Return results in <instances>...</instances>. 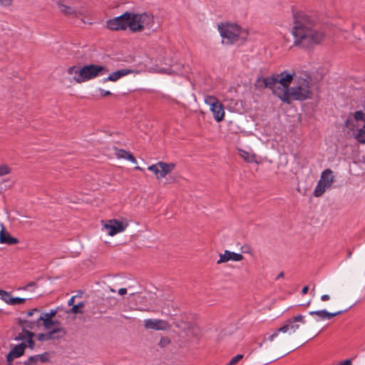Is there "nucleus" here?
Instances as JSON below:
<instances>
[{"label": "nucleus", "instance_id": "obj_1", "mask_svg": "<svg viewBox=\"0 0 365 365\" xmlns=\"http://www.w3.org/2000/svg\"><path fill=\"white\" fill-rule=\"evenodd\" d=\"M293 46L309 48L320 43L324 39L323 32L316 29L315 20L304 11L293 12Z\"/></svg>", "mask_w": 365, "mask_h": 365}, {"label": "nucleus", "instance_id": "obj_2", "mask_svg": "<svg viewBox=\"0 0 365 365\" xmlns=\"http://www.w3.org/2000/svg\"><path fill=\"white\" fill-rule=\"evenodd\" d=\"M154 23L153 16L144 12L135 14L125 11L119 16L106 21V28L110 31H125L127 28L132 32H140L144 29H150Z\"/></svg>", "mask_w": 365, "mask_h": 365}, {"label": "nucleus", "instance_id": "obj_3", "mask_svg": "<svg viewBox=\"0 0 365 365\" xmlns=\"http://www.w3.org/2000/svg\"><path fill=\"white\" fill-rule=\"evenodd\" d=\"M312 86L310 77H295L294 85L289 89L281 93L279 99L287 104L291 103V100L303 101L312 98L311 91Z\"/></svg>", "mask_w": 365, "mask_h": 365}, {"label": "nucleus", "instance_id": "obj_4", "mask_svg": "<svg viewBox=\"0 0 365 365\" xmlns=\"http://www.w3.org/2000/svg\"><path fill=\"white\" fill-rule=\"evenodd\" d=\"M305 324L306 320L304 319V317L302 314H298L294 317L287 319L284 326L277 329L274 334H272L268 337L267 339L269 341H274V340L276 339V341L274 342L270 349H275L276 348L284 345L287 341V337L279 336V333L284 334L288 331H291L292 332L294 333L299 329L301 324Z\"/></svg>", "mask_w": 365, "mask_h": 365}, {"label": "nucleus", "instance_id": "obj_5", "mask_svg": "<svg viewBox=\"0 0 365 365\" xmlns=\"http://www.w3.org/2000/svg\"><path fill=\"white\" fill-rule=\"evenodd\" d=\"M218 31L222 38V43L233 44L240 39L242 28L236 24L229 22L218 24Z\"/></svg>", "mask_w": 365, "mask_h": 365}, {"label": "nucleus", "instance_id": "obj_6", "mask_svg": "<svg viewBox=\"0 0 365 365\" xmlns=\"http://www.w3.org/2000/svg\"><path fill=\"white\" fill-rule=\"evenodd\" d=\"M107 72H108V70L106 66L96 64H87L81 67L78 79V81H81L82 83Z\"/></svg>", "mask_w": 365, "mask_h": 365}, {"label": "nucleus", "instance_id": "obj_7", "mask_svg": "<svg viewBox=\"0 0 365 365\" xmlns=\"http://www.w3.org/2000/svg\"><path fill=\"white\" fill-rule=\"evenodd\" d=\"M333 172L330 169H326L322 173L320 180L314 190V195L315 197L322 196L326 190L330 187L334 182Z\"/></svg>", "mask_w": 365, "mask_h": 365}, {"label": "nucleus", "instance_id": "obj_8", "mask_svg": "<svg viewBox=\"0 0 365 365\" xmlns=\"http://www.w3.org/2000/svg\"><path fill=\"white\" fill-rule=\"evenodd\" d=\"M205 103L209 106L210 110L217 122H221L224 120V106L217 98L212 96H207L205 98Z\"/></svg>", "mask_w": 365, "mask_h": 365}, {"label": "nucleus", "instance_id": "obj_9", "mask_svg": "<svg viewBox=\"0 0 365 365\" xmlns=\"http://www.w3.org/2000/svg\"><path fill=\"white\" fill-rule=\"evenodd\" d=\"M176 167L175 163H165L159 161L155 164L148 166V170L153 172L158 180L165 178L170 174Z\"/></svg>", "mask_w": 365, "mask_h": 365}, {"label": "nucleus", "instance_id": "obj_10", "mask_svg": "<svg viewBox=\"0 0 365 365\" xmlns=\"http://www.w3.org/2000/svg\"><path fill=\"white\" fill-rule=\"evenodd\" d=\"M128 226V222L125 221H120L116 219H112L108 221L104 225V228L108 230V233L110 236H113L120 232L124 231Z\"/></svg>", "mask_w": 365, "mask_h": 365}, {"label": "nucleus", "instance_id": "obj_11", "mask_svg": "<svg viewBox=\"0 0 365 365\" xmlns=\"http://www.w3.org/2000/svg\"><path fill=\"white\" fill-rule=\"evenodd\" d=\"M144 327L146 329L156 331H167L170 329V325L166 320L158 319H145Z\"/></svg>", "mask_w": 365, "mask_h": 365}, {"label": "nucleus", "instance_id": "obj_12", "mask_svg": "<svg viewBox=\"0 0 365 365\" xmlns=\"http://www.w3.org/2000/svg\"><path fill=\"white\" fill-rule=\"evenodd\" d=\"M353 117L356 121L363 120L364 122L363 126L357 129L354 136L358 143L365 144V113L362 110H356L353 113Z\"/></svg>", "mask_w": 365, "mask_h": 365}, {"label": "nucleus", "instance_id": "obj_13", "mask_svg": "<svg viewBox=\"0 0 365 365\" xmlns=\"http://www.w3.org/2000/svg\"><path fill=\"white\" fill-rule=\"evenodd\" d=\"M277 78V83H279L282 88H280V93L287 89H289L291 83L294 81V78L297 77L294 72L289 73L287 71H284L280 73L276 74Z\"/></svg>", "mask_w": 365, "mask_h": 365}, {"label": "nucleus", "instance_id": "obj_14", "mask_svg": "<svg viewBox=\"0 0 365 365\" xmlns=\"http://www.w3.org/2000/svg\"><path fill=\"white\" fill-rule=\"evenodd\" d=\"M345 311H339L336 312H329L325 309L318 310V311H312L309 312L311 316H317L318 319H311L309 323L311 327L314 326V323L318 322L319 320H324V319H331L334 317L338 316L344 313Z\"/></svg>", "mask_w": 365, "mask_h": 365}, {"label": "nucleus", "instance_id": "obj_15", "mask_svg": "<svg viewBox=\"0 0 365 365\" xmlns=\"http://www.w3.org/2000/svg\"><path fill=\"white\" fill-rule=\"evenodd\" d=\"M27 347L26 344L21 342L14 346L6 355L7 362L12 363L15 358H19L24 354L25 349Z\"/></svg>", "mask_w": 365, "mask_h": 365}, {"label": "nucleus", "instance_id": "obj_16", "mask_svg": "<svg viewBox=\"0 0 365 365\" xmlns=\"http://www.w3.org/2000/svg\"><path fill=\"white\" fill-rule=\"evenodd\" d=\"M56 4L60 12L66 16H72L77 17L79 14V12L76 8L67 5L64 0H57Z\"/></svg>", "mask_w": 365, "mask_h": 365}, {"label": "nucleus", "instance_id": "obj_17", "mask_svg": "<svg viewBox=\"0 0 365 365\" xmlns=\"http://www.w3.org/2000/svg\"><path fill=\"white\" fill-rule=\"evenodd\" d=\"M56 310L51 309L49 312L45 313L43 316H40L38 317V321L43 322L44 327L47 329H51L52 326L59 325V321L53 320V317L56 314Z\"/></svg>", "mask_w": 365, "mask_h": 365}, {"label": "nucleus", "instance_id": "obj_18", "mask_svg": "<svg viewBox=\"0 0 365 365\" xmlns=\"http://www.w3.org/2000/svg\"><path fill=\"white\" fill-rule=\"evenodd\" d=\"M244 257L242 254L236 253L229 250H225L223 254H220V258L217 260V264H220L222 263H225L230 260L240 262L242 261Z\"/></svg>", "mask_w": 365, "mask_h": 365}, {"label": "nucleus", "instance_id": "obj_19", "mask_svg": "<svg viewBox=\"0 0 365 365\" xmlns=\"http://www.w3.org/2000/svg\"><path fill=\"white\" fill-rule=\"evenodd\" d=\"M0 243L13 245L19 243V240L12 237L6 230L3 223H0Z\"/></svg>", "mask_w": 365, "mask_h": 365}, {"label": "nucleus", "instance_id": "obj_20", "mask_svg": "<svg viewBox=\"0 0 365 365\" xmlns=\"http://www.w3.org/2000/svg\"><path fill=\"white\" fill-rule=\"evenodd\" d=\"M265 86L267 88H269L272 91L274 95L277 96L279 98L281 96L280 88H276V85L277 84V78L276 75H272L271 76L267 77L266 80L264 81Z\"/></svg>", "mask_w": 365, "mask_h": 365}, {"label": "nucleus", "instance_id": "obj_21", "mask_svg": "<svg viewBox=\"0 0 365 365\" xmlns=\"http://www.w3.org/2000/svg\"><path fill=\"white\" fill-rule=\"evenodd\" d=\"M55 332H62L63 335H66V334H67V331L64 328L56 327V328H54L52 330L48 331L47 333L38 334L37 335V339L40 341L51 340L53 338V336H52L53 334H54Z\"/></svg>", "mask_w": 365, "mask_h": 365}, {"label": "nucleus", "instance_id": "obj_22", "mask_svg": "<svg viewBox=\"0 0 365 365\" xmlns=\"http://www.w3.org/2000/svg\"><path fill=\"white\" fill-rule=\"evenodd\" d=\"M133 72L130 69H120L111 73L107 78H104L103 81L105 83L108 81H116L120 78L131 73Z\"/></svg>", "mask_w": 365, "mask_h": 365}, {"label": "nucleus", "instance_id": "obj_23", "mask_svg": "<svg viewBox=\"0 0 365 365\" xmlns=\"http://www.w3.org/2000/svg\"><path fill=\"white\" fill-rule=\"evenodd\" d=\"M103 305L102 308H100V312L105 313L107 309H113L118 304V299L115 297H103Z\"/></svg>", "mask_w": 365, "mask_h": 365}, {"label": "nucleus", "instance_id": "obj_24", "mask_svg": "<svg viewBox=\"0 0 365 365\" xmlns=\"http://www.w3.org/2000/svg\"><path fill=\"white\" fill-rule=\"evenodd\" d=\"M74 58L79 62H85L90 59L91 55L87 47H81L75 51Z\"/></svg>", "mask_w": 365, "mask_h": 365}, {"label": "nucleus", "instance_id": "obj_25", "mask_svg": "<svg viewBox=\"0 0 365 365\" xmlns=\"http://www.w3.org/2000/svg\"><path fill=\"white\" fill-rule=\"evenodd\" d=\"M114 150H115V155L117 157V158L128 160L133 163H137L135 158L130 152L126 151L125 150H123V149H119L116 147L114 148Z\"/></svg>", "mask_w": 365, "mask_h": 365}, {"label": "nucleus", "instance_id": "obj_26", "mask_svg": "<svg viewBox=\"0 0 365 365\" xmlns=\"http://www.w3.org/2000/svg\"><path fill=\"white\" fill-rule=\"evenodd\" d=\"M1 299L4 301L6 304L10 305H15L17 304H23L26 302L25 298H21V297H13L10 292H5V294L4 297H1Z\"/></svg>", "mask_w": 365, "mask_h": 365}, {"label": "nucleus", "instance_id": "obj_27", "mask_svg": "<svg viewBox=\"0 0 365 365\" xmlns=\"http://www.w3.org/2000/svg\"><path fill=\"white\" fill-rule=\"evenodd\" d=\"M81 70V67L78 66H73L68 68L67 73L72 76L73 81L77 83H81V81H78V76L79 74V71Z\"/></svg>", "mask_w": 365, "mask_h": 365}, {"label": "nucleus", "instance_id": "obj_28", "mask_svg": "<svg viewBox=\"0 0 365 365\" xmlns=\"http://www.w3.org/2000/svg\"><path fill=\"white\" fill-rule=\"evenodd\" d=\"M239 151L240 153V156L247 163H253V162H255V163L257 162V160H256L257 156L255 154L250 153L242 150H240Z\"/></svg>", "mask_w": 365, "mask_h": 365}, {"label": "nucleus", "instance_id": "obj_29", "mask_svg": "<svg viewBox=\"0 0 365 365\" xmlns=\"http://www.w3.org/2000/svg\"><path fill=\"white\" fill-rule=\"evenodd\" d=\"M353 118V113H349L344 123V128H348L351 131H354L356 129V125L354 122Z\"/></svg>", "mask_w": 365, "mask_h": 365}, {"label": "nucleus", "instance_id": "obj_30", "mask_svg": "<svg viewBox=\"0 0 365 365\" xmlns=\"http://www.w3.org/2000/svg\"><path fill=\"white\" fill-rule=\"evenodd\" d=\"M41 321H38V318L35 321L26 320L25 327L29 330L36 329L41 327Z\"/></svg>", "mask_w": 365, "mask_h": 365}, {"label": "nucleus", "instance_id": "obj_31", "mask_svg": "<svg viewBox=\"0 0 365 365\" xmlns=\"http://www.w3.org/2000/svg\"><path fill=\"white\" fill-rule=\"evenodd\" d=\"M34 332H28L27 333V347H29L31 349H34L35 346V341L33 339V337L35 336Z\"/></svg>", "mask_w": 365, "mask_h": 365}, {"label": "nucleus", "instance_id": "obj_32", "mask_svg": "<svg viewBox=\"0 0 365 365\" xmlns=\"http://www.w3.org/2000/svg\"><path fill=\"white\" fill-rule=\"evenodd\" d=\"M83 306H84L83 302H80L77 304H75L71 309V312H72L73 314H83V311L82 308L83 307Z\"/></svg>", "mask_w": 365, "mask_h": 365}, {"label": "nucleus", "instance_id": "obj_33", "mask_svg": "<svg viewBox=\"0 0 365 365\" xmlns=\"http://www.w3.org/2000/svg\"><path fill=\"white\" fill-rule=\"evenodd\" d=\"M11 168L6 164H2L0 165V177L10 174Z\"/></svg>", "mask_w": 365, "mask_h": 365}, {"label": "nucleus", "instance_id": "obj_34", "mask_svg": "<svg viewBox=\"0 0 365 365\" xmlns=\"http://www.w3.org/2000/svg\"><path fill=\"white\" fill-rule=\"evenodd\" d=\"M266 80V78H264V77H258L255 82V86L256 88H259V89H263V88H267V86H265V83L264 82V81Z\"/></svg>", "mask_w": 365, "mask_h": 365}, {"label": "nucleus", "instance_id": "obj_35", "mask_svg": "<svg viewBox=\"0 0 365 365\" xmlns=\"http://www.w3.org/2000/svg\"><path fill=\"white\" fill-rule=\"evenodd\" d=\"M170 342L171 340L168 336H163L160 338L158 344L160 348H165L170 344Z\"/></svg>", "mask_w": 365, "mask_h": 365}, {"label": "nucleus", "instance_id": "obj_36", "mask_svg": "<svg viewBox=\"0 0 365 365\" xmlns=\"http://www.w3.org/2000/svg\"><path fill=\"white\" fill-rule=\"evenodd\" d=\"M38 356L36 355L29 356L27 360L24 361L23 364L24 365H36L38 361Z\"/></svg>", "mask_w": 365, "mask_h": 365}, {"label": "nucleus", "instance_id": "obj_37", "mask_svg": "<svg viewBox=\"0 0 365 365\" xmlns=\"http://www.w3.org/2000/svg\"><path fill=\"white\" fill-rule=\"evenodd\" d=\"M38 357V361L42 363L48 362L49 361L48 354L45 352L42 354L36 355Z\"/></svg>", "mask_w": 365, "mask_h": 365}, {"label": "nucleus", "instance_id": "obj_38", "mask_svg": "<svg viewBox=\"0 0 365 365\" xmlns=\"http://www.w3.org/2000/svg\"><path fill=\"white\" fill-rule=\"evenodd\" d=\"M243 359L242 354H237L235 356H234L230 361L234 364L236 365L241 359Z\"/></svg>", "mask_w": 365, "mask_h": 365}, {"label": "nucleus", "instance_id": "obj_39", "mask_svg": "<svg viewBox=\"0 0 365 365\" xmlns=\"http://www.w3.org/2000/svg\"><path fill=\"white\" fill-rule=\"evenodd\" d=\"M26 339H27V336H25V334H24V333H19L15 337H14V340L15 341H24Z\"/></svg>", "mask_w": 365, "mask_h": 365}, {"label": "nucleus", "instance_id": "obj_40", "mask_svg": "<svg viewBox=\"0 0 365 365\" xmlns=\"http://www.w3.org/2000/svg\"><path fill=\"white\" fill-rule=\"evenodd\" d=\"M12 3L13 0H0V4L3 6H9Z\"/></svg>", "mask_w": 365, "mask_h": 365}, {"label": "nucleus", "instance_id": "obj_41", "mask_svg": "<svg viewBox=\"0 0 365 365\" xmlns=\"http://www.w3.org/2000/svg\"><path fill=\"white\" fill-rule=\"evenodd\" d=\"M101 97H106L111 95V93L109 91H105L104 89L99 88L98 89Z\"/></svg>", "mask_w": 365, "mask_h": 365}, {"label": "nucleus", "instance_id": "obj_42", "mask_svg": "<svg viewBox=\"0 0 365 365\" xmlns=\"http://www.w3.org/2000/svg\"><path fill=\"white\" fill-rule=\"evenodd\" d=\"M52 336L53 338L51 339H59L63 337L65 335H63L62 332H55Z\"/></svg>", "mask_w": 365, "mask_h": 365}, {"label": "nucleus", "instance_id": "obj_43", "mask_svg": "<svg viewBox=\"0 0 365 365\" xmlns=\"http://www.w3.org/2000/svg\"><path fill=\"white\" fill-rule=\"evenodd\" d=\"M39 310L36 308H34V309H32L31 310H29L28 312H27V316L28 317H31L32 316L35 312H38Z\"/></svg>", "mask_w": 365, "mask_h": 365}, {"label": "nucleus", "instance_id": "obj_44", "mask_svg": "<svg viewBox=\"0 0 365 365\" xmlns=\"http://www.w3.org/2000/svg\"><path fill=\"white\" fill-rule=\"evenodd\" d=\"M27 319H18V324L19 326H21V327H25L26 326V322Z\"/></svg>", "mask_w": 365, "mask_h": 365}, {"label": "nucleus", "instance_id": "obj_45", "mask_svg": "<svg viewBox=\"0 0 365 365\" xmlns=\"http://www.w3.org/2000/svg\"><path fill=\"white\" fill-rule=\"evenodd\" d=\"M127 293V289L125 288H120L119 290H118V294L120 295H124Z\"/></svg>", "mask_w": 365, "mask_h": 365}, {"label": "nucleus", "instance_id": "obj_46", "mask_svg": "<svg viewBox=\"0 0 365 365\" xmlns=\"http://www.w3.org/2000/svg\"><path fill=\"white\" fill-rule=\"evenodd\" d=\"M22 329V332L21 333H24V334H25V336H27V333L28 332H31L29 329H28L26 327H21Z\"/></svg>", "mask_w": 365, "mask_h": 365}, {"label": "nucleus", "instance_id": "obj_47", "mask_svg": "<svg viewBox=\"0 0 365 365\" xmlns=\"http://www.w3.org/2000/svg\"><path fill=\"white\" fill-rule=\"evenodd\" d=\"M34 285H35V282H31L27 285H26L25 287H22L21 289L26 290V289H28L29 287H32V286H34Z\"/></svg>", "mask_w": 365, "mask_h": 365}, {"label": "nucleus", "instance_id": "obj_48", "mask_svg": "<svg viewBox=\"0 0 365 365\" xmlns=\"http://www.w3.org/2000/svg\"><path fill=\"white\" fill-rule=\"evenodd\" d=\"M329 299H330V297H329V295H328V294H323V295L321 297V299H322V301H328Z\"/></svg>", "mask_w": 365, "mask_h": 365}, {"label": "nucleus", "instance_id": "obj_49", "mask_svg": "<svg viewBox=\"0 0 365 365\" xmlns=\"http://www.w3.org/2000/svg\"><path fill=\"white\" fill-rule=\"evenodd\" d=\"M308 290H309V287L308 286L304 287L302 288V294H306L308 292Z\"/></svg>", "mask_w": 365, "mask_h": 365}, {"label": "nucleus", "instance_id": "obj_50", "mask_svg": "<svg viewBox=\"0 0 365 365\" xmlns=\"http://www.w3.org/2000/svg\"><path fill=\"white\" fill-rule=\"evenodd\" d=\"M351 361L350 359H346L345 361H344L341 365H351Z\"/></svg>", "mask_w": 365, "mask_h": 365}, {"label": "nucleus", "instance_id": "obj_51", "mask_svg": "<svg viewBox=\"0 0 365 365\" xmlns=\"http://www.w3.org/2000/svg\"><path fill=\"white\" fill-rule=\"evenodd\" d=\"M75 298H76V296H73V297H72L69 299V301H68V304L69 306H71V305H72V304H73Z\"/></svg>", "mask_w": 365, "mask_h": 365}, {"label": "nucleus", "instance_id": "obj_52", "mask_svg": "<svg viewBox=\"0 0 365 365\" xmlns=\"http://www.w3.org/2000/svg\"><path fill=\"white\" fill-rule=\"evenodd\" d=\"M6 291L0 289V298L4 297Z\"/></svg>", "mask_w": 365, "mask_h": 365}, {"label": "nucleus", "instance_id": "obj_53", "mask_svg": "<svg viewBox=\"0 0 365 365\" xmlns=\"http://www.w3.org/2000/svg\"><path fill=\"white\" fill-rule=\"evenodd\" d=\"M284 272H281L278 274V276H277V279H280V278L284 277Z\"/></svg>", "mask_w": 365, "mask_h": 365}, {"label": "nucleus", "instance_id": "obj_54", "mask_svg": "<svg viewBox=\"0 0 365 365\" xmlns=\"http://www.w3.org/2000/svg\"><path fill=\"white\" fill-rule=\"evenodd\" d=\"M266 340H267V339H266V338H264V339L262 340V341L259 342V343L258 344L259 347H262V345H263V344L266 341Z\"/></svg>", "mask_w": 365, "mask_h": 365}, {"label": "nucleus", "instance_id": "obj_55", "mask_svg": "<svg viewBox=\"0 0 365 365\" xmlns=\"http://www.w3.org/2000/svg\"><path fill=\"white\" fill-rule=\"evenodd\" d=\"M109 290H110L111 292H113V293H114V292H115V290L113 288H112V287H109Z\"/></svg>", "mask_w": 365, "mask_h": 365}, {"label": "nucleus", "instance_id": "obj_56", "mask_svg": "<svg viewBox=\"0 0 365 365\" xmlns=\"http://www.w3.org/2000/svg\"><path fill=\"white\" fill-rule=\"evenodd\" d=\"M136 170H142V168L139 166L135 167Z\"/></svg>", "mask_w": 365, "mask_h": 365}, {"label": "nucleus", "instance_id": "obj_57", "mask_svg": "<svg viewBox=\"0 0 365 365\" xmlns=\"http://www.w3.org/2000/svg\"><path fill=\"white\" fill-rule=\"evenodd\" d=\"M351 252L349 250L348 252V257H351Z\"/></svg>", "mask_w": 365, "mask_h": 365}, {"label": "nucleus", "instance_id": "obj_58", "mask_svg": "<svg viewBox=\"0 0 365 365\" xmlns=\"http://www.w3.org/2000/svg\"><path fill=\"white\" fill-rule=\"evenodd\" d=\"M227 365H234L230 361Z\"/></svg>", "mask_w": 365, "mask_h": 365}, {"label": "nucleus", "instance_id": "obj_59", "mask_svg": "<svg viewBox=\"0 0 365 365\" xmlns=\"http://www.w3.org/2000/svg\"><path fill=\"white\" fill-rule=\"evenodd\" d=\"M7 365H13V364L10 363V362H7Z\"/></svg>", "mask_w": 365, "mask_h": 365}, {"label": "nucleus", "instance_id": "obj_60", "mask_svg": "<svg viewBox=\"0 0 365 365\" xmlns=\"http://www.w3.org/2000/svg\"><path fill=\"white\" fill-rule=\"evenodd\" d=\"M130 296H133V295H135V293H132V294H130Z\"/></svg>", "mask_w": 365, "mask_h": 365}]
</instances>
